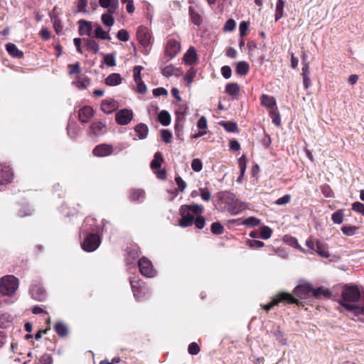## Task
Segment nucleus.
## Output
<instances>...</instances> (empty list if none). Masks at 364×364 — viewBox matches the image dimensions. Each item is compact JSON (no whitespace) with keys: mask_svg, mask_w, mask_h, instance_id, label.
I'll use <instances>...</instances> for the list:
<instances>
[{"mask_svg":"<svg viewBox=\"0 0 364 364\" xmlns=\"http://www.w3.org/2000/svg\"><path fill=\"white\" fill-rule=\"evenodd\" d=\"M200 196L204 201H209L211 198V193L208 188H203L199 189Z\"/></svg>","mask_w":364,"mask_h":364,"instance_id":"nucleus-52","label":"nucleus"},{"mask_svg":"<svg viewBox=\"0 0 364 364\" xmlns=\"http://www.w3.org/2000/svg\"><path fill=\"white\" fill-rule=\"evenodd\" d=\"M181 45L179 42L174 39H170L167 42L166 53L171 59L177 55L180 52Z\"/></svg>","mask_w":364,"mask_h":364,"instance_id":"nucleus-12","label":"nucleus"},{"mask_svg":"<svg viewBox=\"0 0 364 364\" xmlns=\"http://www.w3.org/2000/svg\"><path fill=\"white\" fill-rule=\"evenodd\" d=\"M40 36L43 40L48 41L50 38L51 32L47 28H42L40 31Z\"/></svg>","mask_w":364,"mask_h":364,"instance_id":"nucleus-60","label":"nucleus"},{"mask_svg":"<svg viewBox=\"0 0 364 364\" xmlns=\"http://www.w3.org/2000/svg\"><path fill=\"white\" fill-rule=\"evenodd\" d=\"M183 74V71L181 68L174 66L173 65H168L164 67L162 70V75L166 77L171 76L178 77Z\"/></svg>","mask_w":364,"mask_h":364,"instance_id":"nucleus-21","label":"nucleus"},{"mask_svg":"<svg viewBox=\"0 0 364 364\" xmlns=\"http://www.w3.org/2000/svg\"><path fill=\"white\" fill-rule=\"evenodd\" d=\"M135 82L136 84V92L141 95L145 94L147 91V87L145 83L142 80Z\"/></svg>","mask_w":364,"mask_h":364,"instance_id":"nucleus-54","label":"nucleus"},{"mask_svg":"<svg viewBox=\"0 0 364 364\" xmlns=\"http://www.w3.org/2000/svg\"><path fill=\"white\" fill-rule=\"evenodd\" d=\"M161 136L165 143H168L172 138V134L167 129H162L161 132Z\"/></svg>","mask_w":364,"mask_h":364,"instance_id":"nucleus-53","label":"nucleus"},{"mask_svg":"<svg viewBox=\"0 0 364 364\" xmlns=\"http://www.w3.org/2000/svg\"><path fill=\"white\" fill-rule=\"evenodd\" d=\"M285 301L288 304H296L299 303V300L294 298L291 294L282 292L277 294V297L273 299L272 302L269 304L264 305L262 308L268 311H269L274 306L277 305L279 302Z\"/></svg>","mask_w":364,"mask_h":364,"instance_id":"nucleus-5","label":"nucleus"},{"mask_svg":"<svg viewBox=\"0 0 364 364\" xmlns=\"http://www.w3.org/2000/svg\"><path fill=\"white\" fill-rule=\"evenodd\" d=\"M94 115V110L90 106H85L78 112L79 119L82 123H87Z\"/></svg>","mask_w":364,"mask_h":364,"instance_id":"nucleus-17","label":"nucleus"},{"mask_svg":"<svg viewBox=\"0 0 364 364\" xmlns=\"http://www.w3.org/2000/svg\"><path fill=\"white\" fill-rule=\"evenodd\" d=\"M117 107V102L111 98L103 100L100 105L101 110L106 114L112 113Z\"/></svg>","mask_w":364,"mask_h":364,"instance_id":"nucleus-14","label":"nucleus"},{"mask_svg":"<svg viewBox=\"0 0 364 364\" xmlns=\"http://www.w3.org/2000/svg\"><path fill=\"white\" fill-rule=\"evenodd\" d=\"M104 63L109 67L116 65V58L114 53L106 54L104 55Z\"/></svg>","mask_w":364,"mask_h":364,"instance_id":"nucleus-43","label":"nucleus"},{"mask_svg":"<svg viewBox=\"0 0 364 364\" xmlns=\"http://www.w3.org/2000/svg\"><path fill=\"white\" fill-rule=\"evenodd\" d=\"M13 180V172L6 163L0 164V184L9 183Z\"/></svg>","mask_w":364,"mask_h":364,"instance_id":"nucleus-11","label":"nucleus"},{"mask_svg":"<svg viewBox=\"0 0 364 364\" xmlns=\"http://www.w3.org/2000/svg\"><path fill=\"white\" fill-rule=\"evenodd\" d=\"M145 198V192L141 189H136L131 192L130 199L132 201L141 202Z\"/></svg>","mask_w":364,"mask_h":364,"instance_id":"nucleus-33","label":"nucleus"},{"mask_svg":"<svg viewBox=\"0 0 364 364\" xmlns=\"http://www.w3.org/2000/svg\"><path fill=\"white\" fill-rule=\"evenodd\" d=\"M99 4L101 7L107 9L108 13L115 14L119 3L118 0H99Z\"/></svg>","mask_w":364,"mask_h":364,"instance_id":"nucleus-19","label":"nucleus"},{"mask_svg":"<svg viewBox=\"0 0 364 364\" xmlns=\"http://www.w3.org/2000/svg\"><path fill=\"white\" fill-rule=\"evenodd\" d=\"M240 87L237 82H230L225 86V92L232 97V99H236L240 93Z\"/></svg>","mask_w":364,"mask_h":364,"instance_id":"nucleus-24","label":"nucleus"},{"mask_svg":"<svg viewBox=\"0 0 364 364\" xmlns=\"http://www.w3.org/2000/svg\"><path fill=\"white\" fill-rule=\"evenodd\" d=\"M133 117V112L128 109H123L118 111L115 114V119L120 125L128 124Z\"/></svg>","mask_w":364,"mask_h":364,"instance_id":"nucleus-8","label":"nucleus"},{"mask_svg":"<svg viewBox=\"0 0 364 364\" xmlns=\"http://www.w3.org/2000/svg\"><path fill=\"white\" fill-rule=\"evenodd\" d=\"M224 228L219 222L213 223L211 225V232L214 235H220L223 232Z\"/></svg>","mask_w":364,"mask_h":364,"instance_id":"nucleus-46","label":"nucleus"},{"mask_svg":"<svg viewBox=\"0 0 364 364\" xmlns=\"http://www.w3.org/2000/svg\"><path fill=\"white\" fill-rule=\"evenodd\" d=\"M95 35L96 38L102 39V40H110L111 38L109 34L105 31L102 27L99 25L97 26L95 30Z\"/></svg>","mask_w":364,"mask_h":364,"instance_id":"nucleus-37","label":"nucleus"},{"mask_svg":"<svg viewBox=\"0 0 364 364\" xmlns=\"http://www.w3.org/2000/svg\"><path fill=\"white\" fill-rule=\"evenodd\" d=\"M269 114L272 119V122L275 125L279 126L281 124V118H280V114H279L277 107H275L272 110H270Z\"/></svg>","mask_w":364,"mask_h":364,"instance_id":"nucleus-40","label":"nucleus"},{"mask_svg":"<svg viewBox=\"0 0 364 364\" xmlns=\"http://www.w3.org/2000/svg\"><path fill=\"white\" fill-rule=\"evenodd\" d=\"M136 36L142 46L146 47L150 44L151 36L146 27L139 26L137 29Z\"/></svg>","mask_w":364,"mask_h":364,"instance_id":"nucleus-15","label":"nucleus"},{"mask_svg":"<svg viewBox=\"0 0 364 364\" xmlns=\"http://www.w3.org/2000/svg\"><path fill=\"white\" fill-rule=\"evenodd\" d=\"M343 210H338L332 214L331 219L335 224H341L343 221Z\"/></svg>","mask_w":364,"mask_h":364,"instance_id":"nucleus-42","label":"nucleus"},{"mask_svg":"<svg viewBox=\"0 0 364 364\" xmlns=\"http://www.w3.org/2000/svg\"><path fill=\"white\" fill-rule=\"evenodd\" d=\"M101 243L100 237L95 233H90L82 243V248L88 252L96 250Z\"/></svg>","mask_w":364,"mask_h":364,"instance_id":"nucleus-6","label":"nucleus"},{"mask_svg":"<svg viewBox=\"0 0 364 364\" xmlns=\"http://www.w3.org/2000/svg\"><path fill=\"white\" fill-rule=\"evenodd\" d=\"M188 107L186 104H182L178 106L176 111V121L175 124V129H181L183 127V120L184 116L188 113Z\"/></svg>","mask_w":364,"mask_h":364,"instance_id":"nucleus-13","label":"nucleus"},{"mask_svg":"<svg viewBox=\"0 0 364 364\" xmlns=\"http://www.w3.org/2000/svg\"><path fill=\"white\" fill-rule=\"evenodd\" d=\"M143 67L141 65H136L133 69V77L134 82H139L141 80V72L143 70Z\"/></svg>","mask_w":364,"mask_h":364,"instance_id":"nucleus-49","label":"nucleus"},{"mask_svg":"<svg viewBox=\"0 0 364 364\" xmlns=\"http://www.w3.org/2000/svg\"><path fill=\"white\" fill-rule=\"evenodd\" d=\"M352 209L364 215V204L360 202H355L352 204Z\"/></svg>","mask_w":364,"mask_h":364,"instance_id":"nucleus-55","label":"nucleus"},{"mask_svg":"<svg viewBox=\"0 0 364 364\" xmlns=\"http://www.w3.org/2000/svg\"><path fill=\"white\" fill-rule=\"evenodd\" d=\"M197 127L199 129L205 131L207 129V119L205 117L202 116L200 117L197 122Z\"/></svg>","mask_w":364,"mask_h":364,"instance_id":"nucleus-61","label":"nucleus"},{"mask_svg":"<svg viewBox=\"0 0 364 364\" xmlns=\"http://www.w3.org/2000/svg\"><path fill=\"white\" fill-rule=\"evenodd\" d=\"M161 161H152L150 166L157 178L164 181L166 178V171L164 168H161Z\"/></svg>","mask_w":364,"mask_h":364,"instance_id":"nucleus-16","label":"nucleus"},{"mask_svg":"<svg viewBox=\"0 0 364 364\" xmlns=\"http://www.w3.org/2000/svg\"><path fill=\"white\" fill-rule=\"evenodd\" d=\"M261 104L267 109L272 110L276 107V100L274 97L262 94L261 96Z\"/></svg>","mask_w":364,"mask_h":364,"instance_id":"nucleus-23","label":"nucleus"},{"mask_svg":"<svg viewBox=\"0 0 364 364\" xmlns=\"http://www.w3.org/2000/svg\"><path fill=\"white\" fill-rule=\"evenodd\" d=\"M30 294L31 297L37 301H43L46 296L45 289L39 284L33 285L30 290Z\"/></svg>","mask_w":364,"mask_h":364,"instance_id":"nucleus-18","label":"nucleus"},{"mask_svg":"<svg viewBox=\"0 0 364 364\" xmlns=\"http://www.w3.org/2000/svg\"><path fill=\"white\" fill-rule=\"evenodd\" d=\"M285 0H277L275 9V21H278L283 17Z\"/></svg>","mask_w":364,"mask_h":364,"instance_id":"nucleus-30","label":"nucleus"},{"mask_svg":"<svg viewBox=\"0 0 364 364\" xmlns=\"http://www.w3.org/2000/svg\"><path fill=\"white\" fill-rule=\"evenodd\" d=\"M50 18L53 23V27H54V29H55L56 33L57 34L61 33L63 31V26H62L60 20L58 18L53 16L52 15H50Z\"/></svg>","mask_w":364,"mask_h":364,"instance_id":"nucleus-44","label":"nucleus"},{"mask_svg":"<svg viewBox=\"0 0 364 364\" xmlns=\"http://www.w3.org/2000/svg\"><path fill=\"white\" fill-rule=\"evenodd\" d=\"M198 60V55L193 47H190L183 57L185 64L192 65Z\"/></svg>","mask_w":364,"mask_h":364,"instance_id":"nucleus-20","label":"nucleus"},{"mask_svg":"<svg viewBox=\"0 0 364 364\" xmlns=\"http://www.w3.org/2000/svg\"><path fill=\"white\" fill-rule=\"evenodd\" d=\"M220 124L228 132H236L237 131V124L232 122H220Z\"/></svg>","mask_w":364,"mask_h":364,"instance_id":"nucleus-38","label":"nucleus"},{"mask_svg":"<svg viewBox=\"0 0 364 364\" xmlns=\"http://www.w3.org/2000/svg\"><path fill=\"white\" fill-rule=\"evenodd\" d=\"M221 74L225 79H229L232 75V70L230 66L224 65L221 68Z\"/></svg>","mask_w":364,"mask_h":364,"instance_id":"nucleus-56","label":"nucleus"},{"mask_svg":"<svg viewBox=\"0 0 364 364\" xmlns=\"http://www.w3.org/2000/svg\"><path fill=\"white\" fill-rule=\"evenodd\" d=\"M114 14H110L107 12L106 14H104L102 15L101 20L104 25L108 27H111L114 23V18L112 16Z\"/></svg>","mask_w":364,"mask_h":364,"instance_id":"nucleus-36","label":"nucleus"},{"mask_svg":"<svg viewBox=\"0 0 364 364\" xmlns=\"http://www.w3.org/2000/svg\"><path fill=\"white\" fill-rule=\"evenodd\" d=\"M357 230L358 228L353 225H344L341 228L343 233L347 236L354 235Z\"/></svg>","mask_w":364,"mask_h":364,"instance_id":"nucleus-45","label":"nucleus"},{"mask_svg":"<svg viewBox=\"0 0 364 364\" xmlns=\"http://www.w3.org/2000/svg\"><path fill=\"white\" fill-rule=\"evenodd\" d=\"M122 79L119 73H112L105 79V84L109 86H117L122 83Z\"/></svg>","mask_w":364,"mask_h":364,"instance_id":"nucleus-27","label":"nucleus"},{"mask_svg":"<svg viewBox=\"0 0 364 364\" xmlns=\"http://www.w3.org/2000/svg\"><path fill=\"white\" fill-rule=\"evenodd\" d=\"M117 38L123 42H127L129 41V36L127 31L124 29H121L117 32Z\"/></svg>","mask_w":364,"mask_h":364,"instance_id":"nucleus-51","label":"nucleus"},{"mask_svg":"<svg viewBox=\"0 0 364 364\" xmlns=\"http://www.w3.org/2000/svg\"><path fill=\"white\" fill-rule=\"evenodd\" d=\"M260 223L261 220L259 218L251 216L245 219L242 223L246 226L255 227L258 226Z\"/></svg>","mask_w":364,"mask_h":364,"instance_id":"nucleus-39","label":"nucleus"},{"mask_svg":"<svg viewBox=\"0 0 364 364\" xmlns=\"http://www.w3.org/2000/svg\"><path fill=\"white\" fill-rule=\"evenodd\" d=\"M134 131L140 139H144L147 136L149 128L145 124L139 123L135 127Z\"/></svg>","mask_w":364,"mask_h":364,"instance_id":"nucleus-29","label":"nucleus"},{"mask_svg":"<svg viewBox=\"0 0 364 364\" xmlns=\"http://www.w3.org/2000/svg\"><path fill=\"white\" fill-rule=\"evenodd\" d=\"M220 204L231 215L239 214L242 210V204L236 199L234 193L224 191L218 193Z\"/></svg>","mask_w":364,"mask_h":364,"instance_id":"nucleus-3","label":"nucleus"},{"mask_svg":"<svg viewBox=\"0 0 364 364\" xmlns=\"http://www.w3.org/2000/svg\"><path fill=\"white\" fill-rule=\"evenodd\" d=\"M18 279L14 275H6L0 279V293L12 296L18 288Z\"/></svg>","mask_w":364,"mask_h":364,"instance_id":"nucleus-4","label":"nucleus"},{"mask_svg":"<svg viewBox=\"0 0 364 364\" xmlns=\"http://www.w3.org/2000/svg\"><path fill=\"white\" fill-rule=\"evenodd\" d=\"M312 287L309 284H303L298 285L294 290V294L299 296L300 299L305 298L308 294L311 292Z\"/></svg>","mask_w":364,"mask_h":364,"instance_id":"nucleus-22","label":"nucleus"},{"mask_svg":"<svg viewBox=\"0 0 364 364\" xmlns=\"http://www.w3.org/2000/svg\"><path fill=\"white\" fill-rule=\"evenodd\" d=\"M250 70L249 64L245 61H240L237 63L236 72L240 75H245Z\"/></svg>","mask_w":364,"mask_h":364,"instance_id":"nucleus-32","label":"nucleus"},{"mask_svg":"<svg viewBox=\"0 0 364 364\" xmlns=\"http://www.w3.org/2000/svg\"><path fill=\"white\" fill-rule=\"evenodd\" d=\"M139 268L142 275L147 277H152L154 276V270L151 262L146 257L141 258L139 262Z\"/></svg>","mask_w":364,"mask_h":364,"instance_id":"nucleus-7","label":"nucleus"},{"mask_svg":"<svg viewBox=\"0 0 364 364\" xmlns=\"http://www.w3.org/2000/svg\"><path fill=\"white\" fill-rule=\"evenodd\" d=\"M313 251L316 252L323 258H328L330 256L326 245L318 240L316 241V245Z\"/></svg>","mask_w":364,"mask_h":364,"instance_id":"nucleus-28","label":"nucleus"},{"mask_svg":"<svg viewBox=\"0 0 364 364\" xmlns=\"http://www.w3.org/2000/svg\"><path fill=\"white\" fill-rule=\"evenodd\" d=\"M159 121L163 126H168L171 123V115L166 111L162 110L159 114Z\"/></svg>","mask_w":364,"mask_h":364,"instance_id":"nucleus-35","label":"nucleus"},{"mask_svg":"<svg viewBox=\"0 0 364 364\" xmlns=\"http://www.w3.org/2000/svg\"><path fill=\"white\" fill-rule=\"evenodd\" d=\"M200 352L199 346L195 343H191L188 346V353L191 355H197Z\"/></svg>","mask_w":364,"mask_h":364,"instance_id":"nucleus-58","label":"nucleus"},{"mask_svg":"<svg viewBox=\"0 0 364 364\" xmlns=\"http://www.w3.org/2000/svg\"><path fill=\"white\" fill-rule=\"evenodd\" d=\"M84 40L86 41V46L87 49L92 50L95 53H97L99 52V44L95 40L91 38Z\"/></svg>","mask_w":364,"mask_h":364,"instance_id":"nucleus-41","label":"nucleus"},{"mask_svg":"<svg viewBox=\"0 0 364 364\" xmlns=\"http://www.w3.org/2000/svg\"><path fill=\"white\" fill-rule=\"evenodd\" d=\"M189 15L191 19V21L197 26L200 25L202 22V18L200 15L195 11L193 6H189L188 9Z\"/></svg>","mask_w":364,"mask_h":364,"instance_id":"nucleus-34","label":"nucleus"},{"mask_svg":"<svg viewBox=\"0 0 364 364\" xmlns=\"http://www.w3.org/2000/svg\"><path fill=\"white\" fill-rule=\"evenodd\" d=\"M41 364H52L53 359L48 354H44L40 359Z\"/></svg>","mask_w":364,"mask_h":364,"instance_id":"nucleus-64","label":"nucleus"},{"mask_svg":"<svg viewBox=\"0 0 364 364\" xmlns=\"http://www.w3.org/2000/svg\"><path fill=\"white\" fill-rule=\"evenodd\" d=\"M78 23L80 34L90 36L92 29L91 22L87 21L86 20H80Z\"/></svg>","mask_w":364,"mask_h":364,"instance_id":"nucleus-25","label":"nucleus"},{"mask_svg":"<svg viewBox=\"0 0 364 364\" xmlns=\"http://www.w3.org/2000/svg\"><path fill=\"white\" fill-rule=\"evenodd\" d=\"M196 71L195 69L193 68H190L187 73H186L185 76H184V80L188 83V84H191L193 80V78L195 77L196 76Z\"/></svg>","mask_w":364,"mask_h":364,"instance_id":"nucleus-48","label":"nucleus"},{"mask_svg":"<svg viewBox=\"0 0 364 364\" xmlns=\"http://www.w3.org/2000/svg\"><path fill=\"white\" fill-rule=\"evenodd\" d=\"M107 128L105 122L96 121L91 124L90 127V135L94 136H102L107 133Z\"/></svg>","mask_w":364,"mask_h":364,"instance_id":"nucleus-9","label":"nucleus"},{"mask_svg":"<svg viewBox=\"0 0 364 364\" xmlns=\"http://www.w3.org/2000/svg\"><path fill=\"white\" fill-rule=\"evenodd\" d=\"M113 146L107 144H102L96 146L92 153L96 157H107L110 156L113 153Z\"/></svg>","mask_w":364,"mask_h":364,"instance_id":"nucleus-10","label":"nucleus"},{"mask_svg":"<svg viewBox=\"0 0 364 364\" xmlns=\"http://www.w3.org/2000/svg\"><path fill=\"white\" fill-rule=\"evenodd\" d=\"M193 223L196 225L197 228L202 229L205 224V220L201 215H196Z\"/></svg>","mask_w":364,"mask_h":364,"instance_id":"nucleus-50","label":"nucleus"},{"mask_svg":"<svg viewBox=\"0 0 364 364\" xmlns=\"http://www.w3.org/2000/svg\"><path fill=\"white\" fill-rule=\"evenodd\" d=\"M203 206L198 204L183 205L180 208L181 218L179 225L182 228L191 226L193 224L195 217L203 213Z\"/></svg>","mask_w":364,"mask_h":364,"instance_id":"nucleus-2","label":"nucleus"},{"mask_svg":"<svg viewBox=\"0 0 364 364\" xmlns=\"http://www.w3.org/2000/svg\"><path fill=\"white\" fill-rule=\"evenodd\" d=\"M153 95L154 97H159L161 95L167 96L168 92L164 87H157L153 90Z\"/></svg>","mask_w":364,"mask_h":364,"instance_id":"nucleus-62","label":"nucleus"},{"mask_svg":"<svg viewBox=\"0 0 364 364\" xmlns=\"http://www.w3.org/2000/svg\"><path fill=\"white\" fill-rule=\"evenodd\" d=\"M236 26V23L233 19L228 20L224 26V31H232L235 29Z\"/></svg>","mask_w":364,"mask_h":364,"instance_id":"nucleus-59","label":"nucleus"},{"mask_svg":"<svg viewBox=\"0 0 364 364\" xmlns=\"http://www.w3.org/2000/svg\"><path fill=\"white\" fill-rule=\"evenodd\" d=\"M360 297V292L357 287L346 285L342 291L339 304L349 311L358 313L360 308L355 303L359 301Z\"/></svg>","mask_w":364,"mask_h":364,"instance_id":"nucleus-1","label":"nucleus"},{"mask_svg":"<svg viewBox=\"0 0 364 364\" xmlns=\"http://www.w3.org/2000/svg\"><path fill=\"white\" fill-rule=\"evenodd\" d=\"M290 200H291V196L290 195H284V196L278 198L276 201H275V203L278 205H286L288 203L290 202Z\"/></svg>","mask_w":364,"mask_h":364,"instance_id":"nucleus-57","label":"nucleus"},{"mask_svg":"<svg viewBox=\"0 0 364 364\" xmlns=\"http://www.w3.org/2000/svg\"><path fill=\"white\" fill-rule=\"evenodd\" d=\"M54 328L57 334L60 337H65L68 334V329L67 326L61 321L57 322Z\"/></svg>","mask_w":364,"mask_h":364,"instance_id":"nucleus-31","label":"nucleus"},{"mask_svg":"<svg viewBox=\"0 0 364 364\" xmlns=\"http://www.w3.org/2000/svg\"><path fill=\"white\" fill-rule=\"evenodd\" d=\"M6 49L9 54L14 58H22L23 57V51L18 50L17 46L14 43H7L6 45Z\"/></svg>","mask_w":364,"mask_h":364,"instance_id":"nucleus-26","label":"nucleus"},{"mask_svg":"<svg viewBox=\"0 0 364 364\" xmlns=\"http://www.w3.org/2000/svg\"><path fill=\"white\" fill-rule=\"evenodd\" d=\"M248 26H249L248 22L242 21L240 23V26H239V30H240V35L241 36H245L246 35L247 31L248 30Z\"/></svg>","mask_w":364,"mask_h":364,"instance_id":"nucleus-63","label":"nucleus"},{"mask_svg":"<svg viewBox=\"0 0 364 364\" xmlns=\"http://www.w3.org/2000/svg\"><path fill=\"white\" fill-rule=\"evenodd\" d=\"M272 231L268 226H262L260 231V237L264 240H267L271 237Z\"/></svg>","mask_w":364,"mask_h":364,"instance_id":"nucleus-47","label":"nucleus"}]
</instances>
